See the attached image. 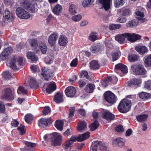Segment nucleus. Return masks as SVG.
Returning <instances> with one entry per match:
<instances>
[{"mask_svg": "<svg viewBox=\"0 0 151 151\" xmlns=\"http://www.w3.org/2000/svg\"><path fill=\"white\" fill-rule=\"evenodd\" d=\"M145 87L148 89H151V81L148 80L145 82Z\"/></svg>", "mask_w": 151, "mask_h": 151, "instance_id": "obj_63", "label": "nucleus"}, {"mask_svg": "<svg viewBox=\"0 0 151 151\" xmlns=\"http://www.w3.org/2000/svg\"><path fill=\"white\" fill-rule=\"evenodd\" d=\"M5 111V108L4 103L0 101V113H4Z\"/></svg>", "mask_w": 151, "mask_h": 151, "instance_id": "obj_62", "label": "nucleus"}, {"mask_svg": "<svg viewBox=\"0 0 151 151\" xmlns=\"http://www.w3.org/2000/svg\"><path fill=\"white\" fill-rule=\"evenodd\" d=\"M51 118H41L40 119L38 122V125L40 127L44 128L50 125L53 122Z\"/></svg>", "mask_w": 151, "mask_h": 151, "instance_id": "obj_9", "label": "nucleus"}, {"mask_svg": "<svg viewBox=\"0 0 151 151\" xmlns=\"http://www.w3.org/2000/svg\"><path fill=\"white\" fill-rule=\"evenodd\" d=\"M50 142L54 146H60L62 142V137L57 132H53L51 135Z\"/></svg>", "mask_w": 151, "mask_h": 151, "instance_id": "obj_4", "label": "nucleus"}, {"mask_svg": "<svg viewBox=\"0 0 151 151\" xmlns=\"http://www.w3.org/2000/svg\"><path fill=\"white\" fill-rule=\"evenodd\" d=\"M124 3V0H114V5L116 8H119L122 6Z\"/></svg>", "mask_w": 151, "mask_h": 151, "instance_id": "obj_44", "label": "nucleus"}, {"mask_svg": "<svg viewBox=\"0 0 151 151\" xmlns=\"http://www.w3.org/2000/svg\"><path fill=\"white\" fill-rule=\"evenodd\" d=\"M121 25L120 24H110L109 26V28L110 30H112L116 29H118L120 28Z\"/></svg>", "mask_w": 151, "mask_h": 151, "instance_id": "obj_56", "label": "nucleus"}, {"mask_svg": "<svg viewBox=\"0 0 151 151\" xmlns=\"http://www.w3.org/2000/svg\"><path fill=\"white\" fill-rule=\"evenodd\" d=\"M147 19H132L126 24L128 28H133L137 26L139 23H142L146 21Z\"/></svg>", "mask_w": 151, "mask_h": 151, "instance_id": "obj_11", "label": "nucleus"}, {"mask_svg": "<svg viewBox=\"0 0 151 151\" xmlns=\"http://www.w3.org/2000/svg\"><path fill=\"white\" fill-rule=\"evenodd\" d=\"M90 136V133L89 132H87L83 134L78 135V139L80 142L83 141L88 138Z\"/></svg>", "mask_w": 151, "mask_h": 151, "instance_id": "obj_33", "label": "nucleus"}, {"mask_svg": "<svg viewBox=\"0 0 151 151\" xmlns=\"http://www.w3.org/2000/svg\"><path fill=\"white\" fill-rule=\"evenodd\" d=\"M131 106V101L124 98L121 101L118 106L117 109L120 112L126 113L129 110Z\"/></svg>", "mask_w": 151, "mask_h": 151, "instance_id": "obj_1", "label": "nucleus"}, {"mask_svg": "<svg viewBox=\"0 0 151 151\" xmlns=\"http://www.w3.org/2000/svg\"><path fill=\"white\" fill-rule=\"evenodd\" d=\"M29 84L31 88H37L39 86V84L33 78L30 79L29 82Z\"/></svg>", "mask_w": 151, "mask_h": 151, "instance_id": "obj_37", "label": "nucleus"}, {"mask_svg": "<svg viewBox=\"0 0 151 151\" xmlns=\"http://www.w3.org/2000/svg\"><path fill=\"white\" fill-rule=\"evenodd\" d=\"M18 130L19 131L20 134L21 135L24 134L26 133V129L25 126L22 124H20L17 128Z\"/></svg>", "mask_w": 151, "mask_h": 151, "instance_id": "obj_53", "label": "nucleus"}, {"mask_svg": "<svg viewBox=\"0 0 151 151\" xmlns=\"http://www.w3.org/2000/svg\"><path fill=\"white\" fill-rule=\"evenodd\" d=\"M104 118L109 121H111L114 119V115L109 111L104 112L103 113Z\"/></svg>", "mask_w": 151, "mask_h": 151, "instance_id": "obj_25", "label": "nucleus"}, {"mask_svg": "<svg viewBox=\"0 0 151 151\" xmlns=\"http://www.w3.org/2000/svg\"><path fill=\"white\" fill-rule=\"evenodd\" d=\"M80 77L83 78H86L89 81L91 80V78L88 75V72L86 70H83L81 72Z\"/></svg>", "mask_w": 151, "mask_h": 151, "instance_id": "obj_45", "label": "nucleus"}, {"mask_svg": "<svg viewBox=\"0 0 151 151\" xmlns=\"http://www.w3.org/2000/svg\"><path fill=\"white\" fill-rule=\"evenodd\" d=\"M97 38V33L96 32H94L91 33L88 37V39L92 42L95 41Z\"/></svg>", "mask_w": 151, "mask_h": 151, "instance_id": "obj_42", "label": "nucleus"}, {"mask_svg": "<svg viewBox=\"0 0 151 151\" xmlns=\"http://www.w3.org/2000/svg\"><path fill=\"white\" fill-rule=\"evenodd\" d=\"M24 9L21 7L17 8L16 10V14L18 17L20 18Z\"/></svg>", "mask_w": 151, "mask_h": 151, "instance_id": "obj_57", "label": "nucleus"}, {"mask_svg": "<svg viewBox=\"0 0 151 151\" xmlns=\"http://www.w3.org/2000/svg\"><path fill=\"white\" fill-rule=\"evenodd\" d=\"M139 56L135 54L129 55L128 57V60L130 62H134L138 60Z\"/></svg>", "mask_w": 151, "mask_h": 151, "instance_id": "obj_36", "label": "nucleus"}, {"mask_svg": "<svg viewBox=\"0 0 151 151\" xmlns=\"http://www.w3.org/2000/svg\"><path fill=\"white\" fill-rule=\"evenodd\" d=\"M87 82L88 81L86 79H82L80 80L78 82V84L80 88H83L86 85Z\"/></svg>", "mask_w": 151, "mask_h": 151, "instance_id": "obj_52", "label": "nucleus"}, {"mask_svg": "<svg viewBox=\"0 0 151 151\" xmlns=\"http://www.w3.org/2000/svg\"><path fill=\"white\" fill-rule=\"evenodd\" d=\"M17 61L20 65H23V58L22 57H20L17 59V57L15 56H14L11 58L10 62L7 64V65L13 70H15L17 69V66L16 65Z\"/></svg>", "mask_w": 151, "mask_h": 151, "instance_id": "obj_5", "label": "nucleus"}, {"mask_svg": "<svg viewBox=\"0 0 151 151\" xmlns=\"http://www.w3.org/2000/svg\"><path fill=\"white\" fill-rule=\"evenodd\" d=\"M144 64L146 67H151V55H146L143 59Z\"/></svg>", "mask_w": 151, "mask_h": 151, "instance_id": "obj_30", "label": "nucleus"}, {"mask_svg": "<svg viewBox=\"0 0 151 151\" xmlns=\"http://www.w3.org/2000/svg\"><path fill=\"white\" fill-rule=\"evenodd\" d=\"M94 0H84L82 2L83 7H86L90 6L94 2Z\"/></svg>", "mask_w": 151, "mask_h": 151, "instance_id": "obj_49", "label": "nucleus"}, {"mask_svg": "<svg viewBox=\"0 0 151 151\" xmlns=\"http://www.w3.org/2000/svg\"><path fill=\"white\" fill-rule=\"evenodd\" d=\"M114 70L117 73L121 72L124 74L128 72L127 67L122 63H119L116 65Z\"/></svg>", "mask_w": 151, "mask_h": 151, "instance_id": "obj_10", "label": "nucleus"}, {"mask_svg": "<svg viewBox=\"0 0 151 151\" xmlns=\"http://www.w3.org/2000/svg\"><path fill=\"white\" fill-rule=\"evenodd\" d=\"M24 144L26 147L21 149L20 151H33V148H33L36 146V143L28 141L25 142Z\"/></svg>", "mask_w": 151, "mask_h": 151, "instance_id": "obj_18", "label": "nucleus"}, {"mask_svg": "<svg viewBox=\"0 0 151 151\" xmlns=\"http://www.w3.org/2000/svg\"><path fill=\"white\" fill-rule=\"evenodd\" d=\"M62 9V6L58 4L54 7L52 11L54 14L57 15H58L61 12Z\"/></svg>", "mask_w": 151, "mask_h": 151, "instance_id": "obj_38", "label": "nucleus"}, {"mask_svg": "<svg viewBox=\"0 0 151 151\" xmlns=\"http://www.w3.org/2000/svg\"><path fill=\"white\" fill-rule=\"evenodd\" d=\"M131 70L135 75H144L147 73V71L142 65H133L131 66Z\"/></svg>", "mask_w": 151, "mask_h": 151, "instance_id": "obj_3", "label": "nucleus"}, {"mask_svg": "<svg viewBox=\"0 0 151 151\" xmlns=\"http://www.w3.org/2000/svg\"><path fill=\"white\" fill-rule=\"evenodd\" d=\"M86 127V124L84 121L80 122L78 123L77 129L79 132H81L84 130Z\"/></svg>", "mask_w": 151, "mask_h": 151, "instance_id": "obj_35", "label": "nucleus"}, {"mask_svg": "<svg viewBox=\"0 0 151 151\" xmlns=\"http://www.w3.org/2000/svg\"><path fill=\"white\" fill-rule=\"evenodd\" d=\"M119 12L120 14L122 16H126L129 14L130 10L129 9H126L123 11H121Z\"/></svg>", "mask_w": 151, "mask_h": 151, "instance_id": "obj_60", "label": "nucleus"}, {"mask_svg": "<svg viewBox=\"0 0 151 151\" xmlns=\"http://www.w3.org/2000/svg\"><path fill=\"white\" fill-rule=\"evenodd\" d=\"M54 101L56 103H60L63 101V94L60 92H57L54 96Z\"/></svg>", "mask_w": 151, "mask_h": 151, "instance_id": "obj_27", "label": "nucleus"}, {"mask_svg": "<svg viewBox=\"0 0 151 151\" xmlns=\"http://www.w3.org/2000/svg\"><path fill=\"white\" fill-rule=\"evenodd\" d=\"M4 94L2 97L3 99H5L9 101H11L14 99V95L12 92L11 89L9 88H6L3 90Z\"/></svg>", "mask_w": 151, "mask_h": 151, "instance_id": "obj_8", "label": "nucleus"}, {"mask_svg": "<svg viewBox=\"0 0 151 151\" xmlns=\"http://www.w3.org/2000/svg\"><path fill=\"white\" fill-rule=\"evenodd\" d=\"M145 9L141 6H139L136 9L135 14L137 16L140 17L141 19H143L144 17V14L143 13Z\"/></svg>", "mask_w": 151, "mask_h": 151, "instance_id": "obj_28", "label": "nucleus"}, {"mask_svg": "<svg viewBox=\"0 0 151 151\" xmlns=\"http://www.w3.org/2000/svg\"><path fill=\"white\" fill-rule=\"evenodd\" d=\"M27 58L33 62H36L38 60V57L35 53L31 51L28 52L27 54Z\"/></svg>", "mask_w": 151, "mask_h": 151, "instance_id": "obj_26", "label": "nucleus"}, {"mask_svg": "<svg viewBox=\"0 0 151 151\" xmlns=\"http://www.w3.org/2000/svg\"><path fill=\"white\" fill-rule=\"evenodd\" d=\"M55 126L58 130L62 131L63 128V123L61 121L57 120L55 122Z\"/></svg>", "mask_w": 151, "mask_h": 151, "instance_id": "obj_40", "label": "nucleus"}, {"mask_svg": "<svg viewBox=\"0 0 151 151\" xmlns=\"http://www.w3.org/2000/svg\"><path fill=\"white\" fill-rule=\"evenodd\" d=\"M101 49L100 46L97 44H95L91 47L90 50L92 53L97 54L100 52Z\"/></svg>", "mask_w": 151, "mask_h": 151, "instance_id": "obj_32", "label": "nucleus"}, {"mask_svg": "<svg viewBox=\"0 0 151 151\" xmlns=\"http://www.w3.org/2000/svg\"><path fill=\"white\" fill-rule=\"evenodd\" d=\"M38 47L42 54H45L46 53L47 48L45 43L42 42H39Z\"/></svg>", "mask_w": 151, "mask_h": 151, "instance_id": "obj_29", "label": "nucleus"}, {"mask_svg": "<svg viewBox=\"0 0 151 151\" xmlns=\"http://www.w3.org/2000/svg\"><path fill=\"white\" fill-rule=\"evenodd\" d=\"M24 118L25 122L28 123H30L33 119V116L30 114H26Z\"/></svg>", "mask_w": 151, "mask_h": 151, "instance_id": "obj_51", "label": "nucleus"}, {"mask_svg": "<svg viewBox=\"0 0 151 151\" xmlns=\"http://www.w3.org/2000/svg\"><path fill=\"white\" fill-rule=\"evenodd\" d=\"M95 86L94 84L89 83L84 88V90L87 93H92L94 90Z\"/></svg>", "mask_w": 151, "mask_h": 151, "instance_id": "obj_23", "label": "nucleus"}, {"mask_svg": "<svg viewBox=\"0 0 151 151\" xmlns=\"http://www.w3.org/2000/svg\"><path fill=\"white\" fill-rule=\"evenodd\" d=\"M76 9V6L74 4L70 5L69 8L70 12L72 14H74L77 13Z\"/></svg>", "mask_w": 151, "mask_h": 151, "instance_id": "obj_55", "label": "nucleus"}, {"mask_svg": "<svg viewBox=\"0 0 151 151\" xmlns=\"http://www.w3.org/2000/svg\"><path fill=\"white\" fill-rule=\"evenodd\" d=\"M148 116V115L147 114H144L137 116L136 118L138 121L143 123L147 120Z\"/></svg>", "mask_w": 151, "mask_h": 151, "instance_id": "obj_31", "label": "nucleus"}, {"mask_svg": "<svg viewBox=\"0 0 151 151\" xmlns=\"http://www.w3.org/2000/svg\"><path fill=\"white\" fill-rule=\"evenodd\" d=\"M135 50L140 55H143L148 51L147 48L146 46L143 45L137 46L135 47Z\"/></svg>", "mask_w": 151, "mask_h": 151, "instance_id": "obj_22", "label": "nucleus"}, {"mask_svg": "<svg viewBox=\"0 0 151 151\" xmlns=\"http://www.w3.org/2000/svg\"><path fill=\"white\" fill-rule=\"evenodd\" d=\"M30 3L29 0H21L20 4L21 6L25 9Z\"/></svg>", "mask_w": 151, "mask_h": 151, "instance_id": "obj_58", "label": "nucleus"}, {"mask_svg": "<svg viewBox=\"0 0 151 151\" xmlns=\"http://www.w3.org/2000/svg\"><path fill=\"white\" fill-rule=\"evenodd\" d=\"M127 36L129 37V40L131 42H134L137 40H139L141 38L140 35L136 34L134 33L131 34L128 33Z\"/></svg>", "mask_w": 151, "mask_h": 151, "instance_id": "obj_21", "label": "nucleus"}, {"mask_svg": "<svg viewBox=\"0 0 151 151\" xmlns=\"http://www.w3.org/2000/svg\"><path fill=\"white\" fill-rule=\"evenodd\" d=\"M105 45L106 47L110 49H112L113 48L112 44L111 43L110 41H106L105 42Z\"/></svg>", "mask_w": 151, "mask_h": 151, "instance_id": "obj_64", "label": "nucleus"}, {"mask_svg": "<svg viewBox=\"0 0 151 151\" xmlns=\"http://www.w3.org/2000/svg\"><path fill=\"white\" fill-rule=\"evenodd\" d=\"M25 9L32 13H35L36 11L35 8L34 4L31 3H29V4L27 7Z\"/></svg>", "mask_w": 151, "mask_h": 151, "instance_id": "obj_46", "label": "nucleus"}, {"mask_svg": "<svg viewBox=\"0 0 151 151\" xmlns=\"http://www.w3.org/2000/svg\"><path fill=\"white\" fill-rule=\"evenodd\" d=\"M107 147L100 141H95L92 143V151H106Z\"/></svg>", "mask_w": 151, "mask_h": 151, "instance_id": "obj_7", "label": "nucleus"}, {"mask_svg": "<svg viewBox=\"0 0 151 151\" xmlns=\"http://www.w3.org/2000/svg\"><path fill=\"white\" fill-rule=\"evenodd\" d=\"M58 42L60 46H64L68 43V39L66 37L62 36L59 38Z\"/></svg>", "mask_w": 151, "mask_h": 151, "instance_id": "obj_39", "label": "nucleus"}, {"mask_svg": "<svg viewBox=\"0 0 151 151\" xmlns=\"http://www.w3.org/2000/svg\"><path fill=\"white\" fill-rule=\"evenodd\" d=\"M4 19H13L15 18L14 14L8 10H6L3 14Z\"/></svg>", "mask_w": 151, "mask_h": 151, "instance_id": "obj_34", "label": "nucleus"}, {"mask_svg": "<svg viewBox=\"0 0 151 151\" xmlns=\"http://www.w3.org/2000/svg\"><path fill=\"white\" fill-rule=\"evenodd\" d=\"M17 92L18 94L22 93L23 94H27L28 91L27 89H25L24 87L20 86L17 90Z\"/></svg>", "mask_w": 151, "mask_h": 151, "instance_id": "obj_50", "label": "nucleus"}, {"mask_svg": "<svg viewBox=\"0 0 151 151\" xmlns=\"http://www.w3.org/2000/svg\"><path fill=\"white\" fill-rule=\"evenodd\" d=\"M139 97L141 99H147L151 98V94L146 92H141L139 95Z\"/></svg>", "mask_w": 151, "mask_h": 151, "instance_id": "obj_48", "label": "nucleus"}, {"mask_svg": "<svg viewBox=\"0 0 151 151\" xmlns=\"http://www.w3.org/2000/svg\"><path fill=\"white\" fill-rule=\"evenodd\" d=\"M128 33H125L121 35H116L115 40L121 44H123L125 42V38L129 40V37L127 36Z\"/></svg>", "mask_w": 151, "mask_h": 151, "instance_id": "obj_15", "label": "nucleus"}, {"mask_svg": "<svg viewBox=\"0 0 151 151\" xmlns=\"http://www.w3.org/2000/svg\"><path fill=\"white\" fill-rule=\"evenodd\" d=\"M40 75L42 79L47 81L52 79L53 76V72L46 67H43L41 69Z\"/></svg>", "mask_w": 151, "mask_h": 151, "instance_id": "obj_2", "label": "nucleus"}, {"mask_svg": "<svg viewBox=\"0 0 151 151\" xmlns=\"http://www.w3.org/2000/svg\"><path fill=\"white\" fill-rule=\"evenodd\" d=\"M105 100L109 104H112L116 103L117 100V97L112 92L108 91L104 94Z\"/></svg>", "mask_w": 151, "mask_h": 151, "instance_id": "obj_6", "label": "nucleus"}, {"mask_svg": "<svg viewBox=\"0 0 151 151\" xmlns=\"http://www.w3.org/2000/svg\"><path fill=\"white\" fill-rule=\"evenodd\" d=\"M89 67L91 69L96 70L100 68V65L98 60H92L89 63Z\"/></svg>", "mask_w": 151, "mask_h": 151, "instance_id": "obj_19", "label": "nucleus"}, {"mask_svg": "<svg viewBox=\"0 0 151 151\" xmlns=\"http://www.w3.org/2000/svg\"><path fill=\"white\" fill-rule=\"evenodd\" d=\"M3 77L6 79H10L12 76L9 71H5L3 72L2 74Z\"/></svg>", "mask_w": 151, "mask_h": 151, "instance_id": "obj_54", "label": "nucleus"}, {"mask_svg": "<svg viewBox=\"0 0 151 151\" xmlns=\"http://www.w3.org/2000/svg\"><path fill=\"white\" fill-rule=\"evenodd\" d=\"M38 41L36 39H32L30 40L29 44L34 50H35L38 47L39 44H38Z\"/></svg>", "mask_w": 151, "mask_h": 151, "instance_id": "obj_41", "label": "nucleus"}, {"mask_svg": "<svg viewBox=\"0 0 151 151\" xmlns=\"http://www.w3.org/2000/svg\"><path fill=\"white\" fill-rule=\"evenodd\" d=\"M65 92L67 96L69 97H73L75 96L76 92V90L74 87L70 86L66 88L65 90Z\"/></svg>", "mask_w": 151, "mask_h": 151, "instance_id": "obj_12", "label": "nucleus"}, {"mask_svg": "<svg viewBox=\"0 0 151 151\" xmlns=\"http://www.w3.org/2000/svg\"><path fill=\"white\" fill-rule=\"evenodd\" d=\"M99 2L101 4L106 10H109L110 7L111 0H99Z\"/></svg>", "mask_w": 151, "mask_h": 151, "instance_id": "obj_24", "label": "nucleus"}, {"mask_svg": "<svg viewBox=\"0 0 151 151\" xmlns=\"http://www.w3.org/2000/svg\"><path fill=\"white\" fill-rule=\"evenodd\" d=\"M99 124L97 121H95L90 125L89 127L90 130L91 131L95 130L99 127Z\"/></svg>", "mask_w": 151, "mask_h": 151, "instance_id": "obj_43", "label": "nucleus"}, {"mask_svg": "<svg viewBox=\"0 0 151 151\" xmlns=\"http://www.w3.org/2000/svg\"><path fill=\"white\" fill-rule=\"evenodd\" d=\"M56 89V86L55 83L54 82L50 83L48 85L46 89V92L50 94L52 93Z\"/></svg>", "mask_w": 151, "mask_h": 151, "instance_id": "obj_20", "label": "nucleus"}, {"mask_svg": "<svg viewBox=\"0 0 151 151\" xmlns=\"http://www.w3.org/2000/svg\"><path fill=\"white\" fill-rule=\"evenodd\" d=\"M75 111L74 107H70L69 108L70 112L69 113V117L72 118L74 116Z\"/></svg>", "mask_w": 151, "mask_h": 151, "instance_id": "obj_61", "label": "nucleus"}, {"mask_svg": "<svg viewBox=\"0 0 151 151\" xmlns=\"http://www.w3.org/2000/svg\"><path fill=\"white\" fill-rule=\"evenodd\" d=\"M13 49L11 47H9L4 49L0 55L1 58L3 60L6 59V58L12 52Z\"/></svg>", "mask_w": 151, "mask_h": 151, "instance_id": "obj_14", "label": "nucleus"}, {"mask_svg": "<svg viewBox=\"0 0 151 151\" xmlns=\"http://www.w3.org/2000/svg\"><path fill=\"white\" fill-rule=\"evenodd\" d=\"M58 38V34L54 33L49 36L48 42L51 47L55 45L56 42Z\"/></svg>", "mask_w": 151, "mask_h": 151, "instance_id": "obj_17", "label": "nucleus"}, {"mask_svg": "<svg viewBox=\"0 0 151 151\" xmlns=\"http://www.w3.org/2000/svg\"><path fill=\"white\" fill-rule=\"evenodd\" d=\"M126 142L125 139L118 137L113 140L112 143L114 146H118L120 147H122L124 145V143Z\"/></svg>", "mask_w": 151, "mask_h": 151, "instance_id": "obj_16", "label": "nucleus"}, {"mask_svg": "<svg viewBox=\"0 0 151 151\" xmlns=\"http://www.w3.org/2000/svg\"><path fill=\"white\" fill-rule=\"evenodd\" d=\"M30 18H33L32 15H31L29 12L24 10L20 18L22 19H28Z\"/></svg>", "mask_w": 151, "mask_h": 151, "instance_id": "obj_47", "label": "nucleus"}, {"mask_svg": "<svg viewBox=\"0 0 151 151\" xmlns=\"http://www.w3.org/2000/svg\"><path fill=\"white\" fill-rule=\"evenodd\" d=\"M51 111L50 109L48 106H45L42 110V115H46L50 113Z\"/></svg>", "mask_w": 151, "mask_h": 151, "instance_id": "obj_59", "label": "nucleus"}, {"mask_svg": "<svg viewBox=\"0 0 151 151\" xmlns=\"http://www.w3.org/2000/svg\"><path fill=\"white\" fill-rule=\"evenodd\" d=\"M142 82V79L140 78L137 77L131 80L128 83V85L130 87L134 86L136 87L139 86L140 84Z\"/></svg>", "mask_w": 151, "mask_h": 151, "instance_id": "obj_13", "label": "nucleus"}]
</instances>
